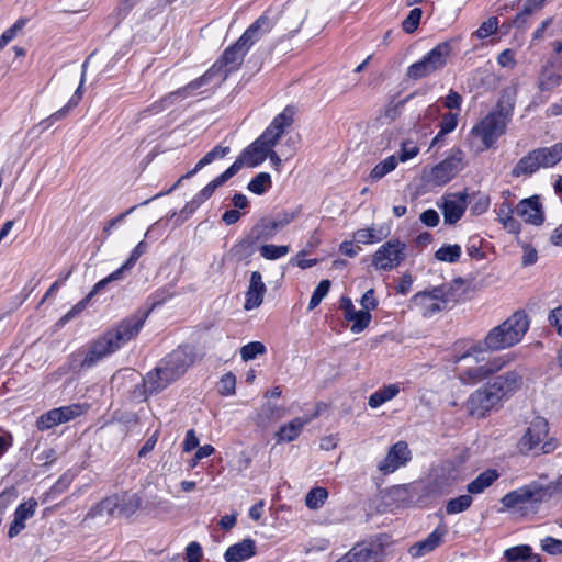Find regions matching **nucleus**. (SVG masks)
Instances as JSON below:
<instances>
[{
    "label": "nucleus",
    "mask_w": 562,
    "mask_h": 562,
    "mask_svg": "<svg viewBox=\"0 0 562 562\" xmlns=\"http://www.w3.org/2000/svg\"><path fill=\"white\" fill-rule=\"evenodd\" d=\"M86 66H87V63H85L82 65L83 70L86 69ZM83 81H85V71L82 72L81 82H80L79 87L77 88V90L75 91L74 95L70 98L68 103L64 108H61L60 110L54 112L48 117H46V119H44L43 121L40 122L38 126L42 127V131H45V130L49 128L57 121H60V120L65 119L66 115L68 114V112L72 108L77 106V104L79 103V101L82 98V90L81 89H82Z\"/></svg>",
    "instance_id": "cd10ccee"
},
{
    "label": "nucleus",
    "mask_w": 562,
    "mask_h": 562,
    "mask_svg": "<svg viewBox=\"0 0 562 562\" xmlns=\"http://www.w3.org/2000/svg\"><path fill=\"white\" fill-rule=\"evenodd\" d=\"M398 159L395 155H391L383 161L379 162L370 172V178L374 181L382 179L384 176L393 171L397 166Z\"/></svg>",
    "instance_id": "49530a36"
},
{
    "label": "nucleus",
    "mask_w": 562,
    "mask_h": 562,
    "mask_svg": "<svg viewBox=\"0 0 562 562\" xmlns=\"http://www.w3.org/2000/svg\"><path fill=\"white\" fill-rule=\"evenodd\" d=\"M529 328V319L525 312L517 311L501 325L486 334V345L491 351H498L518 344Z\"/></svg>",
    "instance_id": "7ed1b4c3"
},
{
    "label": "nucleus",
    "mask_w": 562,
    "mask_h": 562,
    "mask_svg": "<svg viewBox=\"0 0 562 562\" xmlns=\"http://www.w3.org/2000/svg\"><path fill=\"white\" fill-rule=\"evenodd\" d=\"M282 409L271 403L263 404L257 412L255 423L262 428L268 427L271 423L282 417Z\"/></svg>",
    "instance_id": "4c0bfd02"
},
{
    "label": "nucleus",
    "mask_w": 562,
    "mask_h": 562,
    "mask_svg": "<svg viewBox=\"0 0 562 562\" xmlns=\"http://www.w3.org/2000/svg\"><path fill=\"white\" fill-rule=\"evenodd\" d=\"M311 420V418H304V417H296L294 418L293 420H291L290 423L288 424H284L283 426L280 427L279 431L276 434V436L278 437V441L281 442V441H285V442H291L293 440H295L303 427Z\"/></svg>",
    "instance_id": "72a5a7b5"
},
{
    "label": "nucleus",
    "mask_w": 562,
    "mask_h": 562,
    "mask_svg": "<svg viewBox=\"0 0 562 562\" xmlns=\"http://www.w3.org/2000/svg\"><path fill=\"white\" fill-rule=\"evenodd\" d=\"M119 505H120V516H131L133 515L140 506V497L133 493H122L119 494Z\"/></svg>",
    "instance_id": "c03bdc74"
},
{
    "label": "nucleus",
    "mask_w": 562,
    "mask_h": 562,
    "mask_svg": "<svg viewBox=\"0 0 562 562\" xmlns=\"http://www.w3.org/2000/svg\"><path fill=\"white\" fill-rule=\"evenodd\" d=\"M504 558L507 562H541L539 554L531 552V547L520 544L505 550Z\"/></svg>",
    "instance_id": "f704fd0d"
},
{
    "label": "nucleus",
    "mask_w": 562,
    "mask_h": 562,
    "mask_svg": "<svg viewBox=\"0 0 562 562\" xmlns=\"http://www.w3.org/2000/svg\"><path fill=\"white\" fill-rule=\"evenodd\" d=\"M146 250L147 244L145 241H139L132 250L128 259L119 269H116L105 278L106 281L112 282L122 279L124 272L126 270H130L136 263L138 258L146 252Z\"/></svg>",
    "instance_id": "e433bc0d"
},
{
    "label": "nucleus",
    "mask_w": 562,
    "mask_h": 562,
    "mask_svg": "<svg viewBox=\"0 0 562 562\" xmlns=\"http://www.w3.org/2000/svg\"><path fill=\"white\" fill-rule=\"evenodd\" d=\"M464 168V153L453 148L450 155L425 172V180L430 186L442 187L451 181Z\"/></svg>",
    "instance_id": "1a4fd4ad"
},
{
    "label": "nucleus",
    "mask_w": 562,
    "mask_h": 562,
    "mask_svg": "<svg viewBox=\"0 0 562 562\" xmlns=\"http://www.w3.org/2000/svg\"><path fill=\"white\" fill-rule=\"evenodd\" d=\"M548 319L552 326L557 327L559 335L562 336V306L552 310Z\"/></svg>",
    "instance_id": "774afa93"
},
{
    "label": "nucleus",
    "mask_w": 562,
    "mask_h": 562,
    "mask_svg": "<svg viewBox=\"0 0 562 562\" xmlns=\"http://www.w3.org/2000/svg\"><path fill=\"white\" fill-rule=\"evenodd\" d=\"M267 292L266 284L262 281V276L259 271H254L250 276L249 285L246 291V299L244 308L251 311L259 307Z\"/></svg>",
    "instance_id": "b1692460"
},
{
    "label": "nucleus",
    "mask_w": 562,
    "mask_h": 562,
    "mask_svg": "<svg viewBox=\"0 0 562 562\" xmlns=\"http://www.w3.org/2000/svg\"><path fill=\"white\" fill-rule=\"evenodd\" d=\"M186 553L188 562H201L202 548L198 542H190L186 549Z\"/></svg>",
    "instance_id": "69168bd1"
},
{
    "label": "nucleus",
    "mask_w": 562,
    "mask_h": 562,
    "mask_svg": "<svg viewBox=\"0 0 562 562\" xmlns=\"http://www.w3.org/2000/svg\"><path fill=\"white\" fill-rule=\"evenodd\" d=\"M36 507L37 502L34 498H30L18 506L13 521L9 527V538L16 537L25 528V520L34 516Z\"/></svg>",
    "instance_id": "bb28decb"
},
{
    "label": "nucleus",
    "mask_w": 562,
    "mask_h": 562,
    "mask_svg": "<svg viewBox=\"0 0 562 562\" xmlns=\"http://www.w3.org/2000/svg\"><path fill=\"white\" fill-rule=\"evenodd\" d=\"M505 364L506 361L503 357H495L483 364L470 367L460 371L459 380L463 384L473 385L498 373Z\"/></svg>",
    "instance_id": "2eb2a0df"
},
{
    "label": "nucleus",
    "mask_w": 562,
    "mask_h": 562,
    "mask_svg": "<svg viewBox=\"0 0 562 562\" xmlns=\"http://www.w3.org/2000/svg\"><path fill=\"white\" fill-rule=\"evenodd\" d=\"M256 554V542L252 539H244L227 548L224 558L226 562H243Z\"/></svg>",
    "instance_id": "7c9ffc66"
},
{
    "label": "nucleus",
    "mask_w": 562,
    "mask_h": 562,
    "mask_svg": "<svg viewBox=\"0 0 562 562\" xmlns=\"http://www.w3.org/2000/svg\"><path fill=\"white\" fill-rule=\"evenodd\" d=\"M266 346L260 341H251L240 348V357L244 361H250L258 356L265 355Z\"/></svg>",
    "instance_id": "5fc2aeb1"
},
{
    "label": "nucleus",
    "mask_w": 562,
    "mask_h": 562,
    "mask_svg": "<svg viewBox=\"0 0 562 562\" xmlns=\"http://www.w3.org/2000/svg\"><path fill=\"white\" fill-rule=\"evenodd\" d=\"M236 378L232 373L225 374L221 379V394L233 395L235 393Z\"/></svg>",
    "instance_id": "e2e57ef3"
},
{
    "label": "nucleus",
    "mask_w": 562,
    "mask_h": 562,
    "mask_svg": "<svg viewBox=\"0 0 562 562\" xmlns=\"http://www.w3.org/2000/svg\"><path fill=\"white\" fill-rule=\"evenodd\" d=\"M269 154V150L257 139L246 147L229 168H236V173L244 167H257L262 164Z\"/></svg>",
    "instance_id": "5701e85b"
},
{
    "label": "nucleus",
    "mask_w": 562,
    "mask_h": 562,
    "mask_svg": "<svg viewBox=\"0 0 562 562\" xmlns=\"http://www.w3.org/2000/svg\"><path fill=\"white\" fill-rule=\"evenodd\" d=\"M23 24V22L18 21L2 33L0 36V50L3 49L9 44V42H11L16 36L18 31L22 29Z\"/></svg>",
    "instance_id": "680f3d73"
},
{
    "label": "nucleus",
    "mask_w": 562,
    "mask_h": 562,
    "mask_svg": "<svg viewBox=\"0 0 562 562\" xmlns=\"http://www.w3.org/2000/svg\"><path fill=\"white\" fill-rule=\"evenodd\" d=\"M491 351L486 345V337L482 341L458 340L453 344L449 360L459 363L472 358L477 363L483 360L482 355Z\"/></svg>",
    "instance_id": "6ab92c4d"
},
{
    "label": "nucleus",
    "mask_w": 562,
    "mask_h": 562,
    "mask_svg": "<svg viewBox=\"0 0 562 562\" xmlns=\"http://www.w3.org/2000/svg\"><path fill=\"white\" fill-rule=\"evenodd\" d=\"M231 153L229 146H222L217 145L212 150L206 153L195 165V167L187 172L184 176H182L178 182H180L182 179H189L193 177L199 170L204 168L207 165H211L212 162L223 159Z\"/></svg>",
    "instance_id": "473e14b6"
},
{
    "label": "nucleus",
    "mask_w": 562,
    "mask_h": 562,
    "mask_svg": "<svg viewBox=\"0 0 562 562\" xmlns=\"http://www.w3.org/2000/svg\"><path fill=\"white\" fill-rule=\"evenodd\" d=\"M181 101H183V100L180 98L178 90H175V91L164 95L159 101L153 103L151 110L155 113H159V112H161L166 109H169L173 104L181 102Z\"/></svg>",
    "instance_id": "4d7b16f0"
},
{
    "label": "nucleus",
    "mask_w": 562,
    "mask_h": 562,
    "mask_svg": "<svg viewBox=\"0 0 562 562\" xmlns=\"http://www.w3.org/2000/svg\"><path fill=\"white\" fill-rule=\"evenodd\" d=\"M82 414L81 405L74 404L68 406H61L58 408H54L43 414L37 419V428L40 430H46L54 426L67 423L77 416Z\"/></svg>",
    "instance_id": "aec40b11"
},
{
    "label": "nucleus",
    "mask_w": 562,
    "mask_h": 562,
    "mask_svg": "<svg viewBox=\"0 0 562 562\" xmlns=\"http://www.w3.org/2000/svg\"><path fill=\"white\" fill-rule=\"evenodd\" d=\"M195 355L188 347H179L167 355L159 364L144 378L145 391L153 394L165 390L180 379L194 363Z\"/></svg>",
    "instance_id": "f03ea898"
},
{
    "label": "nucleus",
    "mask_w": 562,
    "mask_h": 562,
    "mask_svg": "<svg viewBox=\"0 0 562 562\" xmlns=\"http://www.w3.org/2000/svg\"><path fill=\"white\" fill-rule=\"evenodd\" d=\"M562 160V143L539 147L522 156L510 171L513 178H528L541 168H552Z\"/></svg>",
    "instance_id": "20e7f679"
},
{
    "label": "nucleus",
    "mask_w": 562,
    "mask_h": 562,
    "mask_svg": "<svg viewBox=\"0 0 562 562\" xmlns=\"http://www.w3.org/2000/svg\"><path fill=\"white\" fill-rule=\"evenodd\" d=\"M461 257V247L457 244L453 245H443L440 247L436 254L435 258L439 261L454 263Z\"/></svg>",
    "instance_id": "09e8293b"
},
{
    "label": "nucleus",
    "mask_w": 562,
    "mask_h": 562,
    "mask_svg": "<svg viewBox=\"0 0 562 562\" xmlns=\"http://www.w3.org/2000/svg\"><path fill=\"white\" fill-rule=\"evenodd\" d=\"M406 244L391 239L381 245L372 256L371 266L378 271L396 269L406 259Z\"/></svg>",
    "instance_id": "9d476101"
},
{
    "label": "nucleus",
    "mask_w": 562,
    "mask_h": 562,
    "mask_svg": "<svg viewBox=\"0 0 562 562\" xmlns=\"http://www.w3.org/2000/svg\"><path fill=\"white\" fill-rule=\"evenodd\" d=\"M119 494L111 495L102 499L95 507L91 508L88 516L95 517L98 515L120 516Z\"/></svg>",
    "instance_id": "a19ab883"
},
{
    "label": "nucleus",
    "mask_w": 562,
    "mask_h": 562,
    "mask_svg": "<svg viewBox=\"0 0 562 562\" xmlns=\"http://www.w3.org/2000/svg\"><path fill=\"white\" fill-rule=\"evenodd\" d=\"M248 50L245 44L237 40L223 52L222 56L209 69V72L212 74L213 78L221 76L223 80L226 79L228 74L236 71L241 66Z\"/></svg>",
    "instance_id": "9b49d317"
},
{
    "label": "nucleus",
    "mask_w": 562,
    "mask_h": 562,
    "mask_svg": "<svg viewBox=\"0 0 562 562\" xmlns=\"http://www.w3.org/2000/svg\"><path fill=\"white\" fill-rule=\"evenodd\" d=\"M380 551L366 543H358L352 547L337 562H379Z\"/></svg>",
    "instance_id": "c756f323"
},
{
    "label": "nucleus",
    "mask_w": 562,
    "mask_h": 562,
    "mask_svg": "<svg viewBox=\"0 0 562 562\" xmlns=\"http://www.w3.org/2000/svg\"><path fill=\"white\" fill-rule=\"evenodd\" d=\"M457 125H458V114L451 113V112L443 114L441 122H440V131L432 138L431 146H436L441 137H443L445 135L454 131Z\"/></svg>",
    "instance_id": "de8ad7c7"
},
{
    "label": "nucleus",
    "mask_w": 562,
    "mask_h": 562,
    "mask_svg": "<svg viewBox=\"0 0 562 562\" xmlns=\"http://www.w3.org/2000/svg\"><path fill=\"white\" fill-rule=\"evenodd\" d=\"M512 112V104L505 106L499 102L494 111L472 128L471 133L481 138L485 148L492 147L497 138L504 134Z\"/></svg>",
    "instance_id": "423d86ee"
},
{
    "label": "nucleus",
    "mask_w": 562,
    "mask_h": 562,
    "mask_svg": "<svg viewBox=\"0 0 562 562\" xmlns=\"http://www.w3.org/2000/svg\"><path fill=\"white\" fill-rule=\"evenodd\" d=\"M498 476L496 470H486L467 485V491L470 494H481L490 487Z\"/></svg>",
    "instance_id": "58836bf2"
},
{
    "label": "nucleus",
    "mask_w": 562,
    "mask_h": 562,
    "mask_svg": "<svg viewBox=\"0 0 562 562\" xmlns=\"http://www.w3.org/2000/svg\"><path fill=\"white\" fill-rule=\"evenodd\" d=\"M549 499L544 484L532 481L505 494L501 503L506 509H517L521 515L537 513L540 505Z\"/></svg>",
    "instance_id": "39448f33"
},
{
    "label": "nucleus",
    "mask_w": 562,
    "mask_h": 562,
    "mask_svg": "<svg viewBox=\"0 0 562 562\" xmlns=\"http://www.w3.org/2000/svg\"><path fill=\"white\" fill-rule=\"evenodd\" d=\"M497 30L498 18L491 16L479 26V29L473 33V35L480 40H484L496 33Z\"/></svg>",
    "instance_id": "6e6d98bb"
},
{
    "label": "nucleus",
    "mask_w": 562,
    "mask_h": 562,
    "mask_svg": "<svg viewBox=\"0 0 562 562\" xmlns=\"http://www.w3.org/2000/svg\"><path fill=\"white\" fill-rule=\"evenodd\" d=\"M413 303L422 310L424 316L430 317L446 307L447 297L442 288L418 292L413 296Z\"/></svg>",
    "instance_id": "f3484780"
},
{
    "label": "nucleus",
    "mask_w": 562,
    "mask_h": 562,
    "mask_svg": "<svg viewBox=\"0 0 562 562\" xmlns=\"http://www.w3.org/2000/svg\"><path fill=\"white\" fill-rule=\"evenodd\" d=\"M328 498V491L325 487L316 486L310 490L305 496V505L307 508L319 509Z\"/></svg>",
    "instance_id": "a18cd8bd"
},
{
    "label": "nucleus",
    "mask_w": 562,
    "mask_h": 562,
    "mask_svg": "<svg viewBox=\"0 0 562 562\" xmlns=\"http://www.w3.org/2000/svg\"><path fill=\"white\" fill-rule=\"evenodd\" d=\"M419 220L426 226L435 227L439 223V214L437 213V211L428 209L420 214Z\"/></svg>",
    "instance_id": "338daca9"
},
{
    "label": "nucleus",
    "mask_w": 562,
    "mask_h": 562,
    "mask_svg": "<svg viewBox=\"0 0 562 562\" xmlns=\"http://www.w3.org/2000/svg\"><path fill=\"white\" fill-rule=\"evenodd\" d=\"M467 196L465 192L442 196V203L439 207L442 211L446 224H456L463 216L467 210Z\"/></svg>",
    "instance_id": "4be33fe9"
},
{
    "label": "nucleus",
    "mask_w": 562,
    "mask_h": 562,
    "mask_svg": "<svg viewBox=\"0 0 562 562\" xmlns=\"http://www.w3.org/2000/svg\"><path fill=\"white\" fill-rule=\"evenodd\" d=\"M422 10L419 8H415L411 10L407 18L403 21V30L406 33H413L417 27L422 19Z\"/></svg>",
    "instance_id": "bf43d9fd"
},
{
    "label": "nucleus",
    "mask_w": 562,
    "mask_h": 562,
    "mask_svg": "<svg viewBox=\"0 0 562 562\" xmlns=\"http://www.w3.org/2000/svg\"><path fill=\"white\" fill-rule=\"evenodd\" d=\"M446 533L447 529L445 527H437L426 539L411 546L408 553L415 559L424 557L440 546Z\"/></svg>",
    "instance_id": "a878e982"
},
{
    "label": "nucleus",
    "mask_w": 562,
    "mask_h": 562,
    "mask_svg": "<svg viewBox=\"0 0 562 562\" xmlns=\"http://www.w3.org/2000/svg\"><path fill=\"white\" fill-rule=\"evenodd\" d=\"M411 460V450L405 441H397L387 451L386 456L376 464L378 470L387 475L406 465Z\"/></svg>",
    "instance_id": "dca6fc26"
},
{
    "label": "nucleus",
    "mask_w": 562,
    "mask_h": 562,
    "mask_svg": "<svg viewBox=\"0 0 562 562\" xmlns=\"http://www.w3.org/2000/svg\"><path fill=\"white\" fill-rule=\"evenodd\" d=\"M401 391L400 383H393L379 389L369 396L368 404L371 408H378L393 400Z\"/></svg>",
    "instance_id": "c9c22d12"
},
{
    "label": "nucleus",
    "mask_w": 562,
    "mask_h": 562,
    "mask_svg": "<svg viewBox=\"0 0 562 562\" xmlns=\"http://www.w3.org/2000/svg\"><path fill=\"white\" fill-rule=\"evenodd\" d=\"M259 251L265 259L277 260L279 258L286 256L290 251V247L285 245L278 246L273 244H267L262 245Z\"/></svg>",
    "instance_id": "3c124183"
},
{
    "label": "nucleus",
    "mask_w": 562,
    "mask_h": 562,
    "mask_svg": "<svg viewBox=\"0 0 562 562\" xmlns=\"http://www.w3.org/2000/svg\"><path fill=\"white\" fill-rule=\"evenodd\" d=\"M516 213L526 223L541 225L544 221L541 203L537 195L521 200L516 206Z\"/></svg>",
    "instance_id": "393cba45"
},
{
    "label": "nucleus",
    "mask_w": 562,
    "mask_h": 562,
    "mask_svg": "<svg viewBox=\"0 0 562 562\" xmlns=\"http://www.w3.org/2000/svg\"><path fill=\"white\" fill-rule=\"evenodd\" d=\"M299 211H283L272 220H261L254 226L251 234L256 239H269L276 232L289 225L297 216Z\"/></svg>",
    "instance_id": "a211bd4d"
},
{
    "label": "nucleus",
    "mask_w": 562,
    "mask_h": 562,
    "mask_svg": "<svg viewBox=\"0 0 562 562\" xmlns=\"http://www.w3.org/2000/svg\"><path fill=\"white\" fill-rule=\"evenodd\" d=\"M522 384V374L517 370H509L494 375L485 385L501 404L518 392Z\"/></svg>",
    "instance_id": "f8f14e48"
},
{
    "label": "nucleus",
    "mask_w": 562,
    "mask_h": 562,
    "mask_svg": "<svg viewBox=\"0 0 562 562\" xmlns=\"http://www.w3.org/2000/svg\"><path fill=\"white\" fill-rule=\"evenodd\" d=\"M450 53L451 46L448 42L439 43L420 60L412 64L407 68L406 76L413 80L431 76L447 65Z\"/></svg>",
    "instance_id": "6e6552de"
},
{
    "label": "nucleus",
    "mask_w": 562,
    "mask_h": 562,
    "mask_svg": "<svg viewBox=\"0 0 562 562\" xmlns=\"http://www.w3.org/2000/svg\"><path fill=\"white\" fill-rule=\"evenodd\" d=\"M541 549L549 554H562V540L547 537L541 540Z\"/></svg>",
    "instance_id": "052dcab7"
},
{
    "label": "nucleus",
    "mask_w": 562,
    "mask_h": 562,
    "mask_svg": "<svg viewBox=\"0 0 562 562\" xmlns=\"http://www.w3.org/2000/svg\"><path fill=\"white\" fill-rule=\"evenodd\" d=\"M497 405H499V402L486 385L472 392L464 403L468 414L476 418L485 417Z\"/></svg>",
    "instance_id": "4468645a"
},
{
    "label": "nucleus",
    "mask_w": 562,
    "mask_h": 562,
    "mask_svg": "<svg viewBox=\"0 0 562 562\" xmlns=\"http://www.w3.org/2000/svg\"><path fill=\"white\" fill-rule=\"evenodd\" d=\"M549 426L544 418L535 417L518 442L521 453L548 454L553 452L558 445L553 438L547 439Z\"/></svg>",
    "instance_id": "0eeeda50"
},
{
    "label": "nucleus",
    "mask_w": 562,
    "mask_h": 562,
    "mask_svg": "<svg viewBox=\"0 0 562 562\" xmlns=\"http://www.w3.org/2000/svg\"><path fill=\"white\" fill-rule=\"evenodd\" d=\"M108 283L106 279H102L98 283L94 284L93 289L90 291V293L82 299L80 302H78L70 311H68L61 318V322L66 323L74 317H76L78 314H80L88 305L89 301L98 293L100 292Z\"/></svg>",
    "instance_id": "79ce46f5"
},
{
    "label": "nucleus",
    "mask_w": 562,
    "mask_h": 562,
    "mask_svg": "<svg viewBox=\"0 0 562 562\" xmlns=\"http://www.w3.org/2000/svg\"><path fill=\"white\" fill-rule=\"evenodd\" d=\"M467 252L470 257L482 259L484 254L481 250V239L479 237H471L467 245Z\"/></svg>",
    "instance_id": "0e129e2a"
},
{
    "label": "nucleus",
    "mask_w": 562,
    "mask_h": 562,
    "mask_svg": "<svg viewBox=\"0 0 562 562\" xmlns=\"http://www.w3.org/2000/svg\"><path fill=\"white\" fill-rule=\"evenodd\" d=\"M148 311H139L123 319L115 328L105 331L98 339L92 341L83 352L72 356L71 367L91 369L105 357L114 353L123 345L137 336L144 326Z\"/></svg>",
    "instance_id": "f257e3e1"
},
{
    "label": "nucleus",
    "mask_w": 562,
    "mask_h": 562,
    "mask_svg": "<svg viewBox=\"0 0 562 562\" xmlns=\"http://www.w3.org/2000/svg\"><path fill=\"white\" fill-rule=\"evenodd\" d=\"M271 187V177L267 172L258 173L249 183L248 190L256 194H263Z\"/></svg>",
    "instance_id": "864d4df0"
},
{
    "label": "nucleus",
    "mask_w": 562,
    "mask_h": 562,
    "mask_svg": "<svg viewBox=\"0 0 562 562\" xmlns=\"http://www.w3.org/2000/svg\"><path fill=\"white\" fill-rule=\"evenodd\" d=\"M213 79V76L211 72L205 71L202 76H200L199 78L192 80L191 82H189L188 85H186L184 87H181L178 90L179 94H180V98L182 100H186L190 97H193L196 94V91L202 88L203 86L205 85H209L211 82V80Z\"/></svg>",
    "instance_id": "37998d69"
},
{
    "label": "nucleus",
    "mask_w": 562,
    "mask_h": 562,
    "mask_svg": "<svg viewBox=\"0 0 562 562\" xmlns=\"http://www.w3.org/2000/svg\"><path fill=\"white\" fill-rule=\"evenodd\" d=\"M391 231L389 226H371L368 228H361L353 233V240L358 244H376L385 239L390 235Z\"/></svg>",
    "instance_id": "2f4dec72"
},
{
    "label": "nucleus",
    "mask_w": 562,
    "mask_h": 562,
    "mask_svg": "<svg viewBox=\"0 0 562 562\" xmlns=\"http://www.w3.org/2000/svg\"><path fill=\"white\" fill-rule=\"evenodd\" d=\"M272 29V23L267 15L259 16L238 38L250 49L266 33Z\"/></svg>",
    "instance_id": "c85d7f7f"
},
{
    "label": "nucleus",
    "mask_w": 562,
    "mask_h": 562,
    "mask_svg": "<svg viewBox=\"0 0 562 562\" xmlns=\"http://www.w3.org/2000/svg\"><path fill=\"white\" fill-rule=\"evenodd\" d=\"M562 83V56L550 57L542 67L539 78L538 88L542 92H549Z\"/></svg>",
    "instance_id": "412c9836"
},
{
    "label": "nucleus",
    "mask_w": 562,
    "mask_h": 562,
    "mask_svg": "<svg viewBox=\"0 0 562 562\" xmlns=\"http://www.w3.org/2000/svg\"><path fill=\"white\" fill-rule=\"evenodd\" d=\"M371 314L368 311L359 310L356 311L351 318H348V322H352L351 331L355 334L361 333L363 329L368 327L371 322Z\"/></svg>",
    "instance_id": "603ef678"
},
{
    "label": "nucleus",
    "mask_w": 562,
    "mask_h": 562,
    "mask_svg": "<svg viewBox=\"0 0 562 562\" xmlns=\"http://www.w3.org/2000/svg\"><path fill=\"white\" fill-rule=\"evenodd\" d=\"M294 111L292 108L286 106L280 114H278L266 131L257 138V140L265 146L268 150L272 149L282 137L286 127L293 123Z\"/></svg>",
    "instance_id": "ddd939ff"
},
{
    "label": "nucleus",
    "mask_w": 562,
    "mask_h": 562,
    "mask_svg": "<svg viewBox=\"0 0 562 562\" xmlns=\"http://www.w3.org/2000/svg\"><path fill=\"white\" fill-rule=\"evenodd\" d=\"M236 175V168H227L223 173H221L218 177H216L214 180H212L210 183H207L195 196L204 203L209 198L212 196L214 191L224 184L227 180H229L232 177Z\"/></svg>",
    "instance_id": "ea45409f"
},
{
    "label": "nucleus",
    "mask_w": 562,
    "mask_h": 562,
    "mask_svg": "<svg viewBox=\"0 0 562 562\" xmlns=\"http://www.w3.org/2000/svg\"><path fill=\"white\" fill-rule=\"evenodd\" d=\"M330 289V281L329 280H322L316 289L314 290L312 297L310 300L308 310H314L322 300L328 294Z\"/></svg>",
    "instance_id": "13d9d810"
},
{
    "label": "nucleus",
    "mask_w": 562,
    "mask_h": 562,
    "mask_svg": "<svg viewBox=\"0 0 562 562\" xmlns=\"http://www.w3.org/2000/svg\"><path fill=\"white\" fill-rule=\"evenodd\" d=\"M472 496L464 494L450 499L446 505L447 514L454 515L465 512L472 505Z\"/></svg>",
    "instance_id": "8fccbe9b"
}]
</instances>
